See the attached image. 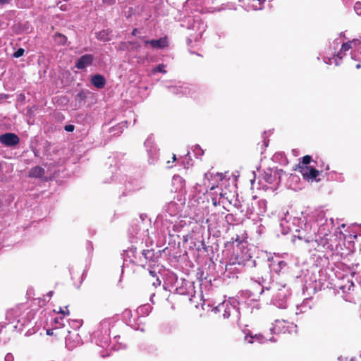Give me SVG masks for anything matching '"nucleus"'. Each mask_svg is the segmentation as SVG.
I'll list each match as a JSON object with an SVG mask.
<instances>
[{
  "label": "nucleus",
  "instance_id": "nucleus-3",
  "mask_svg": "<svg viewBox=\"0 0 361 361\" xmlns=\"http://www.w3.org/2000/svg\"><path fill=\"white\" fill-rule=\"evenodd\" d=\"M20 139L17 135L12 133H6L0 135V142L7 147H13L17 145Z\"/></svg>",
  "mask_w": 361,
  "mask_h": 361
},
{
  "label": "nucleus",
  "instance_id": "nucleus-20",
  "mask_svg": "<svg viewBox=\"0 0 361 361\" xmlns=\"http://www.w3.org/2000/svg\"><path fill=\"white\" fill-rule=\"evenodd\" d=\"M64 129L67 132H73L75 129V126L73 125H66Z\"/></svg>",
  "mask_w": 361,
  "mask_h": 361
},
{
  "label": "nucleus",
  "instance_id": "nucleus-33",
  "mask_svg": "<svg viewBox=\"0 0 361 361\" xmlns=\"http://www.w3.org/2000/svg\"><path fill=\"white\" fill-rule=\"evenodd\" d=\"M355 66L356 68H361V64L360 63H357V64H355Z\"/></svg>",
  "mask_w": 361,
  "mask_h": 361
},
{
  "label": "nucleus",
  "instance_id": "nucleus-13",
  "mask_svg": "<svg viewBox=\"0 0 361 361\" xmlns=\"http://www.w3.org/2000/svg\"><path fill=\"white\" fill-rule=\"evenodd\" d=\"M55 41L59 44H64L67 41V37L62 34H56L54 35Z\"/></svg>",
  "mask_w": 361,
  "mask_h": 361
},
{
  "label": "nucleus",
  "instance_id": "nucleus-37",
  "mask_svg": "<svg viewBox=\"0 0 361 361\" xmlns=\"http://www.w3.org/2000/svg\"><path fill=\"white\" fill-rule=\"evenodd\" d=\"M218 176L220 177V179H221V180H222V179H223V176H222V174H221H221H218Z\"/></svg>",
  "mask_w": 361,
  "mask_h": 361
},
{
  "label": "nucleus",
  "instance_id": "nucleus-7",
  "mask_svg": "<svg viewBox=\"0 0 361 361\" xmlns=\"http://www.w3.org/2000/svg\"><path fill=\"white\" fill-rule=\"evenodd\" d=\"M93 56L91 54H85L82 56L77 61L75 68H86L92 65Z\"/></svg>",
  "mask_w": 361,
  "mask_h": 361
},
{
  "label": "nucleus",
  "instance_id": "nucleus-22",
  "mask_svg": "<svg viewBox=\"0 0 361 361\" xmlns=\"http://www.w3.org/2000/svg\"><path fill=\"white\" fill-rule=\"evenodd\" d=\"M212 204L214 206L216 207L217 205L220 204V202L217 201L216 198L213 197L212 198Z\"/></svg>",
  "mask_w": 361,
  "mask_h": 361
},
{
  "label": "nucleus",
  "instance_id": "nucleus-17",
  "mask_svg": "<svg viewBox=\"0 0 361 361\" xmlns=\"http://www.w3.org/2000/svg\"><path fill=\"white\" fill-rule=\"evenodd\" d=\"M24 52H25L24 49L22 48H20L16 51L14 52L13 56L15 58H19L24 54Z\"/></svg>",
  "mask_w": 361,
  "mask_h": 361
},
{
  "label": "nucleus",
  "instance_id": "nucleus-2",
  "mask_svg": "<svg viewBox=\"0 0 361 361\" xmlns=\"http://www.w3.org/2000/svg\"><path fill=\"white\" fill-rule=\"evenodd\" d=\"M301 173L302 178L308 181H319V179H317V177L319 175L320 172L319 170L315 169L312 166H303L300 167L299 170Z\"/></svg>",
  "mask_w": 361,
  "mask_h": 361
},
{
  "label": "nucleus",
  "instance_id": "nucleus-30",
  "mask_svg": "<svg viewBox=\"0 0 361 361\" xmlns=\"http://www.w3.org/2000/svg\"><path fill=\"white\" fill-rule=\"evenodd\" d=\"M9 0H0V3L1 4H6L8 3Z\"/></svg>",
  "mask_w": 361,
  "mask_h": 361
},
{
  "label": "nucleus",
  "instance_id": "nucleus-19",
  "mask_svg": "<svg viewBox=\"0 0 361 361\" xmlns=\"http://www.w3.org/2000/svg\"><path fill=\"white\" fill-rule=\"evenodd\" d=\"M58 313H60L64 316V315H69L70 312L68 310L67 307H66V310H63L61 307H59V310L58 311Z\"/></svg>",
  "mask_w": 361,
  "mask_h": 361
},
{
  "label": "nucleus",
  "instance_id": "nucleus-9",
  "mask_svg": "<svg viewBox=\"0 0 361 361\" xmlns=\"http://www.w3.org/2000/svg\"><path fill=\"white\" fill-rule=\"evenodd\" d=\"M92 84L98 89H102L106 84L105 78L99 74H96L91 78Z\"/></svg>",
  "mask_w": 361,
  "mask_h": 361
},
{
  "label": "nucleus",
  "instance_id": "nucleus-24",
  "mask_svg": "<svg viewBox=\"0 0 361 361\" xmlns=\"http://www.w3.org/2000/svg\"><path fill=\"white\" fill-rule=\"evenodd\" d=\"M116 0H103V1L108 4H113L115 3Z\"/></svg>",
  "mask_w": 361,
  "mask_h": 361
},
{
  "label": "nucleus",
  "instance_id": "nucleus-1",
  "mask_svg": "<svg viewBox=\"0 0 361 361\" xmlns=\"http://www.w3.org/2000/svg\"><path fill=\"white\" fill-rule=\"evenodd\" d=\"M187 28L194 31V33L190 35L191 38L188 39V44H190L192 39L196 41L202 37L203 32L206 30L207 25L198 16H195L192 18L189 16L187 18Z\"/></svg>",
  "mask_w": 361,
  "mask_h": 361
},
{
  "label": "nucleus",
  "instance_id": "nucleus-16",
  "mask_svg": "<svg viewBox=\"0 0 361 361\" xmlns=\"http://www.w3.org/2000/svg\"><path fill=\"white\" fill-rule=\"evenodd\" d=\"M354 10L357 15L361 16V2L357 1L355 4Z\"/></svg>",
  "mask_w": 361,
  "mask_h": 361
},
{
  "label": "nucleus",
  "instance_id": "nucleus-21",
  "mask_svg": "<svg viewBox=\"0 0 361 361\" xmlns=\"http://www.w3.org/2000/svg\"><path fill=\"white\" fill-rule=\"evenodd\" d=\"M231 240H232V242H238V243H241V242H242V241L240 240V239L239 235H236V236H235V238H234V237H233V238H231Z\"/></svg>",
  "mask_w": 361,
  "mask_h": 361
},
{
  "label": "nucleus",
  "instance_id": "nucleus-28",
  "mask_svg": "<svg viewBox=\"0 0 361 361\" xmlns=\"http://www.w3.org/2000/svg\"><path fill=\"white\" fill-rule=\"evenodd\" d=\"M224 307V304H222L221 305H219L216 307V309L219 311L220 309L223 308Z\"/></svg>",
  "mask_w": 361,
  "mask_h": 361
},
{
  "label": "nucleus",
  "instance_id": "nucleus-6",
  "mask_svg": "<svg viewBox=\"0 0 361 361\" xmlns=\"http://www.w3.org/2000/svg\"><path fill=\"white\" fill-rule=\"evenodd\" d=\"M145 44L154 49H163L168 46V40L166 37H161L159 39L145 40Z\"/></svg>",
  "mask_w": 361,
  "mask_h": 361
},
{
  "label": "nucleus",
  "instance_id": "nucleus-14",
  "mask_svg": "<svg viewBox=\"0 0 361 361\" xmlns=\"http://www.w3.org/2000/svg\"><path fill=\"white\" fill-rule=\"evenodd\" d=\"M312 161V157L310 155H305L302 157V161L301 163H299L298 164V169L300 170V167L303 166H307V164H309L310 163V161Z\"/></svg>",
  "mask_w": 361,
  "mask_h": 361
},
{
  "label": "nucleus",
  "instance_id": "nucleus-5",
  "mask_svg": "<svg viewBox=\"0 0 361 361\" xmlns=\"http://www.w3.org/2000/svg\"><path fill=\"white\" fill-rule=\"evenodd\" d=\"M61 326V324H60ZM47 334L49 336H54L56 338H60L62 337L66 338V335L70 334V331L67 329H64V325L62 326H56L51 329H49L47 330Z\"/></svg>",
  "mask_w": 361,
  "mask_h": 361
},
{
  "label": "nucleus",
  "instance_id": "nucleus-41",
  "mask_svg": "<svg viewBox=\"0 0 361 361\" xmlns=\"http://www.w3.org/2000/svg\"><path fill=\"white\" fill-rule=\"evenodd\" d=\"M157 68H163V67L159 65Z\"/></svg>",
  "mask_w": 361,
  "mask_h": 361
},
{
  "label": "nucleus",
  "instance_id": "nucleus-11",
  "mask_svg": "<svg viewBox=\"0 0 361 361\" xmlns=\"http://www.w3.org/2000/svg\"><path fill=\"white\" fill-rule=\"evenodd\" d=\"M97 38L99 40L106 42L110 40L109 32V30H102L97 34Z\"/></svg>",
  "mask_w": 361,
  "mask_h": 361
},
{
  "label": "nucleus",
  "instance_id": "nucleus-15",
  "mask_svg": "<svg viewBox=\"0 0 361 361\" xmlns=\"http://www.w3.org/2000/svg\"><path fill=\"white\" fill-rule=\"evenodd\" d=\"M86 97H87V95H86L85 92L83 91H80V92H78L76 94L75 99L77 101L80 102V101L85 100L86 99Z\"/></svg>",
  "mask_w": 361,
  "mask_h": 361
},
{
  "label": "nucleus",
  "instance_id": "nucleus-34",
  "mask_svg": "<svg viewBox=\"0 0 361 361\" xmlns=\"http://www.w3.org/2000/svg\"><path fill=\"white\" fill-rule=\"evenodd\" d=\"M351 286H354V284H353V282H350V286H348V290H350V287H351Z\"/></svg>",
  "mask_w": 361,
  "mask_h": 361
},
{
  "label": "nucleus",
  "instance_id": "nucleus-10",
  "mask_svg": "<svg viewBox=\"0 0 361 361\" xmlns=\"http://www.w3.org/2000/svg\"><path fill=\"white\" fill-rule=\"evenodd\" d=\"M44 174V169L39 166L33 167L29 172V176L32 178H41Z\"/></svg>",
  "mask_w": 361,
  "mask_h": 361
},
{
  "label": "nucleus",
  "instance_id": "nucleus-32",
  "mask_svg": "<svg viewBox=\"0 0 361 361\" xmlns=\"http://www.w3.org/2000/svg\"><path fill=\"white\" fill-rule=\"evenodd\" d=\"M54 323H55L56 324H59V319H58V318H55V319H54Z\"/></svg>",
  "mask_w": 361,
  "mask_h": 361
},
{
  "label": "nucleus",
  "instance_id": "nucleus-18",
  "mask_svg": "<svg viewBox=\"0 0 361 361\" xmlns=\"http://www.w3.org/2000/svg\"><path fill=\"white\" fill-rule=\"evenodd\" d=\"M10 97V95L8 94H0V104L3 103L4 101L8 99Z\"/></svg>",
  "mask_w": 361,
  "mask_h": 361
},
{
  "label": "nucleus",
  "instance_id": "nucleus-29",
  "mask_svg": "<svg viewBox=\"0 0 361 361\" xmlns=\"http://www.w3.org/2000/svg\"><path fill=\"white\" fill-rule=\"evenodd\" d=\"M229 317V314L226 312V311H225V313L224 314V318H228Z\"/></svg>",
  "mask_w": 361,
  "mask_h": 361
},
{
  "label": "nucleus",
  "instance_id": "nucleus-8",
  "mask_svg": "<svg viewBox=\"0 0 361 361\" xmlns=\"http://www.w3.org/2000/svg\"><path fill=\"white\" fill-rule=\"evenodd\" d=\"M20 316V311L18 308H13L8 310L6 313V319L8 323H13L15 321L18 322V317Z\"/></svg>",
  "mask_w": 361,
  "mask_h": 361
},
{
  "label": "nucleus",
  "instance_id": "nucleus-35",
  "mask_svg": "<svg viewBox=\"0 0 361 361\" xmlns=\"http://www.w3.org/2000/svg\"><path fill=\"white\" fill-rule=\"evenodd\" d=\"M53 293H54V291H50V292H49L48 295L49 296H51L53 295Z\"/></svg>",
  "mask_w": 361,
  "mask_h": 361
},
{
  "label": "nucleus",
  "instance_id": "nucleus-25",
  "mask_svg": "<svg viewBox=\"0 0 361 361\" xmlns=\"http://www.w3.org/2000/svg\"><path fill=\"white\" fill-rule=\"evenodd\" d=\"M155 71H157L159 73H166V70L165 69H161V68H159V69H154Z\"/></svg>",
  "mask_w": 361,
  "mask_h": 361
},
{
  "label": "nucleus",
  "instance_id": "nucleus-36",
  "mask_svg": "<svg viewBox=\"0 0 361 361\" xmlns=\"http://www.w3.org/2000/svg\"><path fill=\"white\" fill-rule=\"evenodd\" d=\"M176 155H175V154H173V161H176Z\"/></svg>",
  "mask_w": 361,
  "mask_h": 361
},
{
  "label": "nucleus",
  "instance_id": "nucleus-38",
  "mask_svg": "<svg viewBox=\"0 0 361 361\" xmlns=\"http://www.w3.org/2000/svg\"><path fill=\"white\" fill-rule=\"evenodd\" d=\"M224 195H225L224 193L221 192V193H220V196H221V197H224Z\"/></svg>",
  "mask_w": 361,
  "mask_h": 361
},
{
  "label": "nucleus",
  "instance_id": "nucleus-26",
  "mask_svg": "<svg viewBox=\"0 0 361 361\" xmlns=\"http://www.w3.org/2000/svg\"><path fill=\"white\" fill-rule=\"evenodd\" d=\"M296 238H298V239H299V240H301V239H302V238H301V237H300V236H295V235H294V237H293V243H295V239H296Z\"/></svg>",
  "mask_w": 361,
  "mask_h": 361
},
{
  "label": "nucleus",
  "instance_id": "nucleus-27",
  "mask_svg": "<svg viewBox=\"0 0 361 361\" xmlns=\"http://www.w3.org/2000/svg\"><path fill=\"white\" fill-rule=\"evenodd\" d=\"M149 274L153 277L156 276V272L154 271H149Z\"/></svg>",
  "mask_w": 361,
  "mask_h": 361
},
{
  "label": "nucleus",
  "instance_id": "nucleus-31",
  "mask_svg": "<svg viewBox=\"0 0 361 361\" xmlns=\"http://www.w3.org/2000/svg\"><path fill=\"white\" fill-rule=\"evenodd\" d=\"M137 32V29H134V30H133V32H132V34H133V35H135Z\"/></svg>",
  "mask_w": 361,
  "mask_h": 361
},
{
  "label": "nucleus",
  "instance_id": "nucleus-40",
  "mask_svg": "<svg viewBox=\"0 0 361 361\" xmlns=\"http://www.w3.org/2000/svg\"><path fill=\"white\" fill-rule=\"evenodd\" d=\"M214 188H215V186H212V187H211V188H210V190H214Z\"/></svg>",
  "mask_w": 361,
  "mask_h": 361
},
{
  "label": "nucleus",
  "instance_id": "nucleus-4",
  "mask_svg": "<svg viewBox=\"0 0 361 361\" xmlns=\"http://www.w3.org/2000/svg\"><path fill=\"white\" fill-rule=\"evenodd\" d=\"M360 41L357 39H354L351 41H349L348 42L343 43L341 46V49L340 52L337 54L336 58H334L333 60L335 61L336 66H339V63L337 61L338 59L341 60L343 57V54L350 50V49H353L357 46L360 44Z\"/></svg>",
  "mask_w": 361,
  "mask_h": 361
},
{
  "label": "nucleus",
  "instance_id": "nucleus-12",
  "mask_svg": "<svg viewBox=\"0 0 361 361\" xmlns=\"http://www.w3.org/2000/svg\"><path fill=\"white\" fill-rule=\"evenodd\" d=\"M174 183L180 184V188H176V190H181L185 186V180L180 176H176L173 178Z\"/></svg>",
  "mask_w": 361,
  "mask_h": 361
},
{
  "label": "nucleus",
  "instance_id": "nucleus-23",
  "mask_svg": "<svg viewBox=\"0 0 361 361\" xmlns=\"http://www.w3.org/2000/svg\"><path fill=\"white\" fill-rule=\"evenodd\" d=\"M160 284H161V281L158 278L156 279V282L153 283V286H154L156 287L158 286H160Z\"/></svg>",
  "mask_w": 361,
  "mask_h": 361
},
{
  "label": "nucleus",
  "instance_id": "nucleus-39",
  "mask_svg": "<svg viewBox=\"0 0 361 361\" xmlns=\"http://www.w3.org/2000/svg\"><path fill=\"white\" fill-rule=\"evenodd\" d=\"M189 4H190V1H188L186 2V4H185V6H188L189 5Z\"/></svg>",
  "mask_w": 361,
  "mask_h": 361
}]
</instances>
